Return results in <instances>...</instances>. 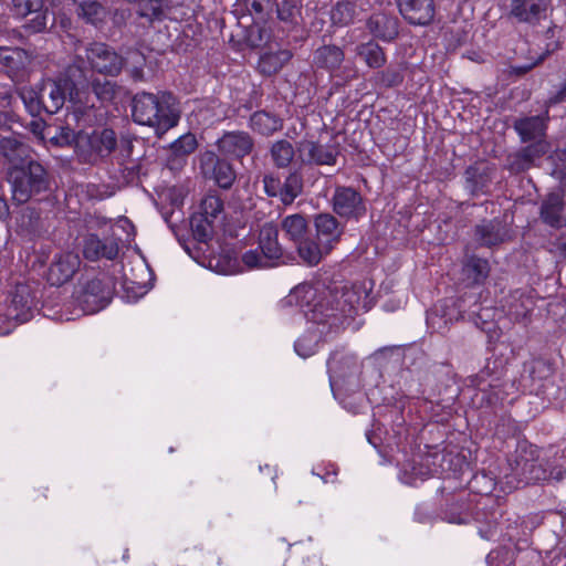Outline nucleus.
<instances>
[{"label":"nucleus","mask_w":566,"mask_h":566,"mask_svg":"<svg viewBox=\"0 0 566 566\" xmlns=\"http://www.w3.org/2000/svg\"><path fill=\"white\" fill-rule=\"evenodd\" d=\"M132 115L137 124L153 127L161 136L178 124L180 111L170 93L142 92L133 98Z\"/></svg>","instance_id":"f257e3e1"},{"label":"nucleus","mask_w":566,"mask_h":566,"mask_svg":"<svg viewBox=\"0 0 566 566\" xmlns=\"http://www.w3.org/2000/svg\"><path fill=\"white\" fill-rule=\"evenodd\" d=\"M537 460L538 454L535 447L520 444L514 459L509 463L510 473H506L501 481L502 490L512 492L523 485L546 480L547 471Z\"/></svg>","instance_id":"f03ea898"},{"label":"nucleus","mask_w":566,"mask_h":566,"mask_svg":"<svg viewBox=\"0 0 566 566\" xmlns=\"http://www.w3.org/2000/svg\"><path fill=\"white\" fill-rule=\"evenodd\" d=\"M12 199L18 203L27 202L33 195L49 189V177L44 167L38 161H29L23 167L8 169Z\"/></svg>","instance_id":"7ed1b4c3"},{"label":"nucleus","mask_w":566,"mask_h":566,"mask_svg":"<svg viewBox=\"0 0 566 566\" xmlns=\"http://www.w3.org/2000/svg\"><path fill=\"white\" fill-rule=\"evenodd\" d=\"M329 296L331 293L321 282H305L292 290L289 302L301 308H308L313 313L312 319L316 321V313L323 314L329 308Z\"/></svg>","instance_id":"20e7f679"},{"label":"nucleus","mask_w":566,"mask_h":566,"mask_svg":"<svg viewBox=\"0 0 566 566\" xmlns=\"http://www.w3.org/2000/svg\"><path fill=\"white\" fill-rule=\"evenodd\" d=\"M113 293L114 283L109 277H94L87 281L77 295L81 312L93 314L103 310L111 302Z\"/></svg>","instance_id":"39448f33"},{"label":"nucleus","mask_w":566,"mask_h":566,"mask_svg":"<svg viewBox=\"0 0 566 566\" xmlns=\"http://www.w3.org/2000/svg\"><path fill=\"white\" fill-rule=\"evenodd\" d=\"M85 57L93 71L107 76H117L124 66V59L103 42L90 43L85 49Z\"/></svg>","instance_id":"423d86ee"},{"label":"nucleus","mask_w":566,"mask_h":566,"mask_svg":"<svg viewBox=\"0 0 566 566\" xmlns=\"http://www.w3.org/2000/svg\"><path fill=\"white\" fill-rule=\"evenodd\" d=\"M66 93L69 101L73 104L86 105L81 93L75 88L72 81L63 78L59 81L48 80L42 86V99L44 111L49 114H55L62 108L66 101Z\"/></svg>","instance_id":"0eeeda50"},{"label":"nucleus","mask_w":566,"mask_h":566,"mask_svg":"<svg viewBox=\"0 0 566 566\" xmlns=\"http://www.w3.org/2000/svg\"><path fill=\"white\" fill-rule=\"evenodd\" d=\"M32 297L25 286H18L7 307L4 318L0 317V335L10 334L18 324L32 318Z\"/></svg>","instance_id":"6e6552de"},{"label":"nucleus","mask_w":566,"mask_h":566,"mask_svg":"<svg viewBox=\"0 0 566 566\" xmlns=\"http://www.w3.org/2000/svg\"><path fill=\"white\" fill-rule=\"evenodd\" d=\"M566 96V83L556 96L549 97L545 102L546 109L543 115L518 118L514 122V129L523 142H530L536 138L542 139L547 129L549 120L548 108L560 102Z\"/></svg>","instance_id":"1a4fd4ad"},{"label":"nucleus","mask_w":566,"mask_h":566,"mask_svg":"<svg viewBox=\"0 0 566 566\" xmlns=\"http://www.w3.org/2000/svg\"><path fill=\"white\" fill-rule=\"evenodd\" d=\"M117 139L113 129H95L91 134L80 133L77 135V148L87 153V159L104 158L109 156L116 148Z\"/></svg>","instance_id":"9d476101"},{"label":"nucleus","mask_w":566,"mask_h":566,"mask_svg":"<svg viewBox=\"0 0 566 566\" xmlns=\"http://www.w3.org/2000/svg\"><path fill=\"white\" fill-rule=\"evenodd\" d=\"M332 206L340 218L358 220L366 214L364 198L353 187L337 186L332 197Z\"/></svg>","instance_id":"9b49d317"},{"label":"nucleus","mask_w":566,"mask_h":566,"mask_svg":"<svg viewBox=\"0 0 566 566\" xmlns=\"http://www.w3.org/2000/svg\"><path fill=\"white\" fill-rule=\"evenodd\" d=\"M551 0H511L509 18L535 27L546 19Z\"/></svg>","instance_id":"f8f14e48"},{"label":"nucleus","mask_w":566,"mask_h":566,"mask_svg":"<svg viewBox=\"0 0 566 566\" xmlns=\"http://www.w3.org/2000/svg\"><path fill=\"white\" fill-rule=\"evenodd\" d=\"M82 252L84 258L91 262L113 261L119 253L118 240L113 235L99 238L95 233H88L83 238Z\"/></svg>","instance_id":"ddd939ff"},{"label":"nucleus","mask_w":566,"mask_h":566,"mask_svg":"<svg viewBox=\"0 0 566 566\" xmlns=\"http://www.w3.org/2000/svg\"><path fill=\"white\" fill-rule=\"evenodd\" d=\"M217 147L223 156L241 159L252 151L254 142L247 132H227L217 140Z\"/></svg>","instance_id":"4468645a"},{"label":"nucleus","mask_w":566,"mask_h":566,"mask_svg":"<svg viewBox=\"0 0 566 566\" xmlns=\"http://www.w3.org/2000/svg\"><path fill=\"white\" fill-rule=\"evenodd\" d=\"M81 264L80 256L74 252H64L56 255L48 272L51 285H63L77 272Z\"/></svg>","instance_id":"2eb2a0df"},{"label":"nucleus","mask_w":566,"mask_h":566,"mask_svg":"<svg viewBox=\"0 0 566 566\" xmlns=\"http://www.w3.org/2000/svg\"><path fill=\"white\" fill-rule=\"evenodd\" d=\"M402 18L410 24L427 25L434 18L433 0H397Z\"/></svg>","instance_id":"dca6fc26"},{"label":"nucleus","mask_w":566,"mask_h":566,"mask_svg":"<svg viewBox=\"0 0 566 566\" xmlns=\"http://www.w3.org/2000/svg\"><path fill=\"white\" fill-rule=\"evenodd\" d=\"M13 11L19 17L34 14L25 28L31 32L45 30L49 21L48 11H42L43 0H12Z\"/></svg>","instance_id":"f3484780"},{"label":"nucleus","mask_w":566,"mask_h":566,"mask_svg":"<svg viewBox=\"0 0 566 566\" xmlns=\"http://www.w3.org/2000/svg\"><path fill=\"white\" fill-rule=\"evenodd\" d=\"M201 166L205 171L212 170V176L221 188H230L235 180V172L231 164L220 159L212 151H207L202 155Z\"/></svg>","instance_id":"a211bd4d"},{"label":"nucleus","mask_w":566,"mask_h":566,"mask_svg":"<svg viewBox=\"0 0 566 566\" xmlns=\"http://www.w3.org/2000/svg\"><path fill=\"white\" fill-rule=\"evenodd\" d=\"M315 228L317 240L325 245L324 251H332L344 231L337 219L329 213L318 214L315 218Z\"/></svg>","instance_id":"6ab92c4d"},{"label":"nucleus","mask_w":566,"mask_h":566,"mask_svg":"<svg viewBox=\"0 0 566 566\" xmlns=\"http://www.w3.org/2000/svg\"><path fill=\"white\" fill-rule=\"evenodd\" d=\"M0 155L10 165V168L23 167L29 161H33L31 156V148L12 137H4L0 139Z\"/></svg>","instance_id":"aec40b11"},{"label":"nucleus","mask_w":566,"mask_h":566,"mask_svg":"<svg viewBox=\"0 0 566 566\" xmlns=\"http://www.w3.org/2000/svg\"><path fill=\"white\" fill-rule=\"evenodd\" d=\"M367 29L381 41H392L399 32L398 19L385 12L374 13L367 21Z\"/></svg>","instance_id":"412c9836"},{"label":"nucleus","mask_w":566,"mask_h":566,"mask_svg":"<svg viewBox=\"0 0 566 566\" xmlns=\"http://www.w3.org/2000/svg\"><path fill=\"white\" fill-rule=\"evenodd\" d=\"M300 151L303 160L308 163L316 165H335L336 163L337 150L333 146L306 140L301 143Z\"/></svg>","instance_id":"4be33fe9"},{"label":"nucleus","mask_w":566,"mask_h":566,"mask_svg":"<svg viewBox=\"0 0 566 566\" xmlns=\"http://www.w3.org/2000/svg\"><path fill=\"white\" fill-rule=\"evenodd\" d=\"M564 206L563 197L559 193H549L543 200L539 210V216L543 222L552 228H560L563 226Z\"/></svg>","instance_id":"5701e85b"},{"label":"nucleus","mask_w":566,"mask_h":566,"mask_svg":"<svg viewBox=\"0 0 566 566\" xmlns=\"http://www.w3.org/2000/svg\"><path fill=\"white\" fill-rule=\"evenodd\" d=\"M279 230L275 224L264 223L259 233V249L274 263L282 256V248L277 241Z\"/></svg>","instance_id":"b1692460"},{"label":"nucleus","mask_w":566,"mask_h":566,"mask_svg":"<svg viewBox=\"0 0 566 566\" xmlns=\"http://www.w3.org/2000/svg\"><path fill=\"white\" fill-rule=\"evenodd\" d=\"M462 274L471 285L483 284L490 274V264L485 259L469 256L463 262Z\"/></svg>","instance_id":"393cba45"},{"label":"nucleus","mask_w":566,"mask_h":566,"mask_svg":"<svg viewBox=\"0 0 566 566\" xmlns=\"http://www.w3.org/2000/svg\"><path fill=\"white\" fill-rule=\"evenodd\" d=\"M250 127L262 136H271L283 128V120L272 113L258 111L250 117Z\"/></svg>","instance_id":"a878e982"},{"label":"nucleus","mask_w":566,"mask_h":566,"mask_svg":"<svg viewBox=\"0 0 566 566\" xmlns=\"http://www.w3.org/2000/svg\"><path fill=\"white\" fill-rule=\"evenodd\" d=\"M281 230L286 239L297 244L307 237L308 222L303 214H290L282 219Z\"/></svg>","instance_id":"bb28decb"},{"label":"nucleus","mask_w":566,"mask_h":566,"mask_svg":"<svg viewBox=\"0 0 566 566\" xmlns=\"http://www.w3.org/2000/svg\"><path fill=\"white\" fill-rule=\"evenodd\" d=\"M295 245L301 260L310 266L317 265L323 258L331 253V251H324L325 245L322 244V242L310 239L308 237Z\"/></svg>","instance_id":"cd10ccee"},{"label":"nucleus","mask_w":566,"mask_h":566,"mask_svg":"<svg viewBox=\"0 0 566 566\" xmlns=\"http://www.w3.org/2000/svg\"><path fill=\"white\" fill-rule=\"evenodd\" d=\"M355 52L370 69H380L387 62L384 49L374 41L358 44Z\"/></svg>","instance_id":"c85d7f7f"},{"label":"nucleus","mask_w":566,"mask_h":566,"mask_svg":"<svg viewBox=\"0 0 566 566\" xmlns=\"http://www.w3.org/2000/svg\"><path fill=\"white\" fill-rule=\"evenodd\" d=\"M344 61V52L336 45H324L314 53V63L316 66L334 71L338 69Z\"/></svg>","instance_id":"c756f323"},{"label":"nucleus","mask_w":566,"mask_h":566,"mask_svg":"<svg viewBox=\"0 0 566 566\" xmlns=\"http://www.w3.org/2000/svg\"><path fill=\"white\" fill-rule=\"evenodd\" d=\"M292 53L289 50L264 53L259 61V69L265 75L277 73L290 60Z\"/></svg>","instance_id":"7c9ffc66"},{"label":"nucleus","mask_w":566,"mask_h":566,"mask_svg":"<svg viewBox=\"0 0 566 566\" xmlns=\"http://www.w3.org/2000/svg\"><path fill=\"white\" fill-rule=\"evenodd\" d=\"M76 3L77 14L87 23L97 24L106 17V9L97 0H72Z\"/></svg>","instance_id":"2f4dec72"},{"label":"nucleus","mask_w":566,"mask_h":566,"mask_svg":"<svg viewBox=\"0 0 566 566\" xmlns=\"http://www.w3.org/2000/svg\"><path fill=\"white\" fill-rule=\"evenodd\" d=\"M170 0H140L139 15L148 20H161L170 13Z\"/></svg>","instance_id":"473e14b6"},{"label":"nucleus","mask_w":566,"mask_h":566,"mask_svg":"<svg viewBox=\"0 0 566 566\" xmlns=\"http://www.w3.org/2000/svg\"><path fill=\"white\" fill-rule=\"evenodd\" d=\"M270 154L277 168H286L292 163L295 156V150L289 140L280 139L272 144Z\"/></svg>","instance_id":"72a5a7b5"},{"label":"nucleus","mask_w":566,"mask_h":566,"mask_svg":"<svg viewBox=\"0 0 566 566\" xmlns=\"http://www.w3.org/2000/svg\"><path fill=\"white\" fill-rule=\"evenodd\" d=\"M356 1L343 0L337 2L331 12L333 23L342 27L352 23L357 17Z\"/></svg>","instance_id":"f704fd0d"},{"label":"nucleus","mask_w":566,"mask_h":566,"mask_svg":"<svg viewBox=\"0 0 566 566\" xmlns=\"http://www.w3.org/2000/svg\"><path fill=\"white\" fill-rule=\"evenodd\" d=\"M0 62L11 71H20L29 64V55L22 49L0 48Z\"/></svg>","instance_id":"c9c22d12"},{"label":"nucleus","mask_w":566,"mask_h":566,"mask_svg":"<svg viewBox=\"0 0 566 566\" xmlns=\"http://www.w3.org/2000/svg\"><path fill=\"white\" fill-rule=\"evenodd\" d=\"M475 235L479 242L485 247H492L503 241L500 223L494 221L476 226Z\"/></svg>","instance_id":"e433bc0d"},{"label":"nucleus","mask_w":566,"mask_h":566,"mask_svg":"<svg viewBox=\"0 0 566 566\" xmlns=\"http://www.w3.org/2000/svg\"><path fill=\"white\" fill-rule=\"evenodd\" d=\"M303 182L298 174H290L284 184L281 185V201L283 205H291L302 192Z\"/></svg>","instance_id":"4c0bfd02"},{"label":"nucleus","mask_w":566,"mask_h":566,"mask_svg":"<svg viewBox=\"0 0 566 566\" xmlns=\"http://www.w3.org/2000/svg\"><path fill=\"white\" fill-rule=\"evenodd\" d=\"M91 87L96 98L102 103L112 102L117 94L118 86L111 80L94 78L91 82Z\"/></svg>","instance_id":"58836bf2"},{"label":"nucleus","mask_w":566,"mask_h":566,"mask_svg":"<svg viewBox=\"0 0 566 566\" xmlns=\"http://www.w3.org/2000/svg\"><path fill=\"white\" fill-rule=\"evenodd\" d=\"M49 142L59 147L71 146L73 143L77 145V135L73 129L67 126H60L55 128V133L52 134V127L49 126L46 129Z\"/></svg>","instance_id":"ea45409f"},{"label":"nucleus","mask_w":566,"mask_h":566,"mask_svg":"<svg viewBox=\"0 0 566 566\" xmlns=\"http://www.w3.org/2000/svg\"><path fill=\"white\" fill-rule=\"evenodd\" d=\"M19 95H20L25 108L32 116H36L42 111H44V104H43V99H42V91L39 94L33 88L23 87L20 90Z\"/></svg>","instance_id":"a19ab883"},{"label":"nucleus","mask_w":566,"mask_h":566,"mask_svg":"<svg viewBox=\"0 0 566 566\" xmlns=\"http://www.w3.org/2000/svg\"><path fill=\"white\" fill-rule=\"evenodd\" d=\"M500 516L501 513L499 511H492L490 515H486L484 512H476L475 521L484 525L479 527L481 537L490 539L493 536Z\"/></svg>","instance_id":"79ce46f5"},{"label":"nucleus","mask_w":566,"mask_h":566,"mask_svg":"<svg viewBox=\"0 0 566 566\" xmlns=\"http://www.w3.org/2000/svg\"><path fill=\"white\" fill-rule=\"evenodd\" d=\"M242 262L250 270L266 269L275 264L259 248L244 252L242 255Z\"/></svg>","instance_id":"37998d69"},{"label":"nucleus","mask_w":566,"mask_h":566,"mask_svg":"<svg viewBox=\"0 0 566 566\" xmlns=\"http://www.w3.org/2000/svg\"><path fill=\"white\" fill-rule=\"evenodd\" d=\"M191 229L199 241L206 242L212 235L213 221L200 214L193 216L191 219Z\"/></svg>","instance_id":"c03bdc74"},{"label":"nucleus","mask_w":566,"mask_h":566,"mask_svg":"<svg viewBox=\"0 0 566 566\" xmlns=\"http://www.w3.org/2000/svg\"><path fill=\"white\" fill-rule=\"evenodd\" d=\"M222 200L214 195L206 196L200 203V212L198 214L211 219L212 221L222 212Z\"/></svg>","instance_id":"a18cd8bd"},{"label":"nucleus","mask_w":566,"mask_h":566,"mask_svg":"<svg viewBox=\"0 0 566 566\" xmlns=\"http://www.w3.org/2000/svg\"><path fill=\"white\" fill-rule=\"evenodd\" d=\"M548 150L549 144L544 139H539L523 148L518 156L527 164L525 168H528L530 164L544 156Z\"/></svg>","instance_id":"49530a36"},{"label":"nucleus","mask_w":566,"mask_h":566,"mask_svg":"<svg viewBox=\"0 0 566 566\" xmlns=\"http://www.w3.org/2000/svg\"><path fill=\"white\" fill-rule=\"evenodd\" d=\"M300 14L297 0H282L277 3V17L281 21L295 23Z\"/></svg>","instance_id":"de8ad7c7"},{"label":"nucleus","mask_w":566,"mask_h":566,"mask_svg":"<svg viewBox=\"0 0 566 566\" xmlns=\"http://www.w3.org/2000/svg\"><path fill=\"white\" fill-rule=\"evenodd\" d=\"M174 147L176 151L190 154L197 147L196 137L191 134L184 135L174 144Z\"/></svg>","instance_id":"09e8293b"},{"label":"nucleus","mask_w":566,"mask_h":566,"mask_svg":"<svg viewBox=\"0 0 566 566\" xmlns=\"http://www.w3.org/2000/svg\"><path fill=\"white\" fill-rule=\"evenodd\" d=\"M295 350L302 357H308L315 352V342L313 338L303 336L295 343Z\"/></svg>","instance_id":"8fccbe9b"},{"label":"nucleus","mask_w":566,"mask_h":566,"mask_svg":"<svg viewBox=\"0 0 566 566\" xmlns=\"http://www.w3.org/2000/svg\"><path fill=\"white\" fill-rule=\"evenodd\" d=\"M264 191L270 197L281 198V181L274 176H264L263 178Z\"/></svg>","instance_id":"3c124183"},{"label":"nucleus","mask_w":566,"mask_h":566,"mask_svg":"<svg viewBox=\"0 0 566 566\" xmlns=\"http://www.w3.org/2000/svg\"><path fill=\"white\" fill-rule=\"evenodd\" d=\"M543 60H544V55H538L532 62L526 63L522 66H512L511 73L515 74L517 76L524 75L525 73L531 71L533 67H535L538 63H541Z\"/></svg>","instance_id":"603ef678"},{"label":"nucleus","mask_w":566,"mask_h":566,"mask_svg":"<svg viewBox=\"0 0 566 566\" xmlns=\"http://www.w3.org/2000/svg\"><path fill=\"white\" fill-rule=\"evenodd\" d=\"M17 122L15 114L6 111L0 112V128L12 129L13 124Z\"/></svg>","instance_id":"864d4df0"},{"label":"nucleus","mask_w":566,"mask_h":566,"mask_svg":"<svg viewBox=\"0 0 566 566\" xmlns=\"http://www.w3.org/2000/svg\"><path fill=\"white\" fill-rule=\"evenodd\" d=\"M382 81L387 86H396L402 82V76L396 71L387 70L382 73Z\"/></svg>","instance_id":"5fc2aeb1"},{"label":"nucleus","mask_w":566,"mask_h":566,"mask_svg":"<svg viewBox=\"0 0 566 566\" xmlns=\"http://www.w3.org/2000/svg\"><path fill=\"white\" fill-rule=\"evenodd\" d=\"M510 549L507 548H499V549H495V551H492L489 555H488V563L490 564V566H494V562L501 557H504V556H507L510 555ZM495 566H500L499 564H496Z\"/></svg>","instance_id":"6e6d98bb"},{"label":"nucleus","mask_w":566,"mask_h":566,"mask_svg":"<svg viewBox=\"0 0 566 566\" xmlns=\"http://www.w3.org/2000/svg\"><path fill=\"white\" fill-rule=\"evenodd\" d=\"M32 125V132L38 135L40 137V139L44 140L48 138V135H46V129L49 127H45L44 126V123L43 122H39V120H33L31 123Z\"/></svg>","instance_id":"4d7b16f0"},{"label":"nucleus","mask_w":566,"mask_h":566,"mask_svg":"<svg viewBox=\"0 0 566 566\" xmlns=\"http://www.w3.org/2000/svg\"><path fill=\"white\" fill-rule=\"evenodd\" d=\"M331 471H326V473L324 475H322V480L325 482V483H328V482H334L335 481V478L337 475V470L334 465H331Z\"/></svg>","instance_id":"13d9d810"},{"label":"nucleus","mask_w":566,"mask_h":566,"mask_svg":"<svg viewBox=\"0 0 566 566\" xmlns=\"http://www.w3.org/2000/svg\"><path fill=\"white\" fill-rule=\"evenodd\" d=\"M9 216V206L4 198L0 197V220Z\"/></svg>","instance_id":"bf43d9fd"},{"label":"nucleus","mask_w":566,"mask_h":566,"mask_svg":"<svg viewBox=\"0 0 566 566\" xmlns=\"http://www.w3.org/2000/svg\"><path fill=\"white\" fill-rule=\"evenodd\" d=\"M247 2L248 3L250 2L251 8L255 12H262V10H263L262 0H247Z\"/></svg>","instance_id":"052dcab7"},{"label":"nucleus","mask_w":566,"mask_h":566,"mask_svg":"<svg viewBox=\"0 0 566 566\" xmlns=\"http://www.w3.org/2000/svg\"><path fill=\"white\" fill-rule=\"evenodd\" d=\"M354 293L352 291H346L343 293L342 297L344 298V302L345 303H349L350 306L353 307V298H354Z\"/></svg>","instance_id":"680f3d73"},{"label":"nucleus","mask_w":566,"mask_h":566,"mask_svg":"<svg viewBox=\"0 0 566 566\" xmlns=\"http://www.w3.org/2000/svg\"><path fill=\"white\" fill-rule=\"evenodd\" d=\"M132 76L136 81H140L143 78V71L140 69L132 70Z\"/></svg>","instance_id":"e2e57ef3"},{"label":"nucleus","mask_w":566,"mask_h":566,"mask_svg":"<svg viewBox=\"0 0 566 566\" xmlns=\"http://www.w3.org/2000/svg\"><path fill=\"white\" fill-rule=\"evenodd\" d=\"M78 315H80V313H69L65 315H61L59 318L62 321H71V319H74Z\"/></svg>","instance_id":"0e129e2a"},{"label":"nucleus","mask_w":566,"mask_h":566,"mask_svg":"<svg viewBox=\"0 0 566 566\" xmlns=\"http://www.w3.org/2000/svg\"><path fill=\"white\" fill-rule=\"evenodd\" d=\"M448 521L450 523H457V524H461V523H464L465 520L464 518H461V517H449Z\"/></svg>","instance_id":"69168bd1"}]
</instances>
